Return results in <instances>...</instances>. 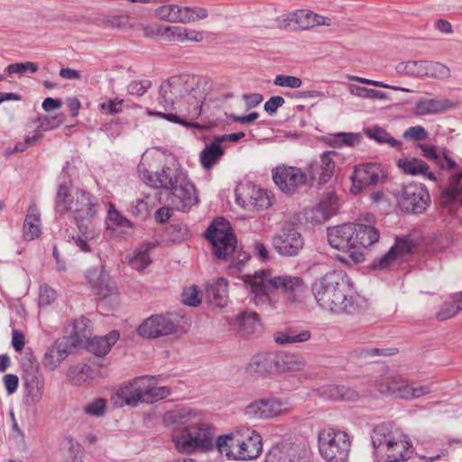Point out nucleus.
<instances>
[{
    "label": "nucleus",
    "mask_w": 462,
    "mask_h": 462,
    "mask_svg": "<svg viewBox=\"0 0 462 462\" xmlns=\"http://www.w3.org/2000/svg\"><path fill=\"white\" fill-rule=\"evenodd\" d=\"M207 96L208 82L205 79L189 75L174 76L161 84L158 102L165 110H169L173 108L175 103L183 99L187 107L183 110L180 109L182 116L153 110H147V114L187 127L200 128L199 124L189 123L183 117L188 116L191 120L197 119L201 115L202 106Z\"/></svg>",
    "instance_id": "nucleus-1"
},
{
    "label": "nucleus",
    "mask_w": 462,
    "mask_h": 462,
    "mask_svg": "<svg viewBox=\"0 0 462 462\" xmlns=\"http://www.w3.org/2000/svg\"><path fill=\"white\" fill-rule=\"evenodd\" d=\"M163 421L172 429V440L180 452L213 448L214 430L208 424L201 422L197 411L189 408L175 409L165 413Z\"/></svg>",
    "instance_id": "nucleus-2"
},
{
    "label": "nucleus",
    "mask_w": 462,
    "mask_h": 462,
    "mask_svg": "<svg viewBox=\"0 0 462 462\" xmlns=\"http://www.w3.org/2000/svg\"><path fill=\"white\" fill-rule=\"evenodd\" d=\"M138 171L147 185L169 191L168 200L172 208L186 212L198 203L194 185L188 180L186 172L177 165L164 166L155 173L139 166Z\"/></svg>",
    "instance_id": "nucleus-3"
},
{
    "label": "nucleus",
    "mask_w": 462,
    "mask_h": 462,
    "mask_svg": "<svg viewBox=\"0 0 462 462\" xmlns=\"http://www.w3.org/2000/svg\"><path fill=\"white\" fill-rule=\"evenodd\" d=\"M243 281L249 286L254 295V302L266 310L273 308L271 294L278 290L282 291L292 301H301L308 291V288L300 277L273 276L269 270L257 271L254 274H245Z\"/></svg>",
    "instance_id": "nucleus-4"
},
{
    "label": "nucleus",
    "mask_w": 462,
    "mask_h": 462,
    "mask_svg": "<svg viewBox=\"0 0 462 462\" xmlns=\"http://www.w3.org/2000/svg\"><path fill=\"white\" fill-rule=\"evenodd\" d=\"M55 210L60 215L71 212L79 230H81L97 216L99 203L93 195L84 190H78L73 195L71 180L66 176V167H63L56 194Z\"/></svg>",
    "instance_id": "nucleus-5"
},
{
    "label": "nucleus",
    "mask_w": 462,
    "mask_h": 462,
    "mask_svg": "<svg viewBox=\"0 0 462 462\" xmlns=\"http://www.w3.org/2000/svg\"><path fill=\"white\" fill-rule=\"evenodd\" d=\"M317 303L325 310L342 312L353 304L350 279L343 271H333L315 281L311 286Z\"/></svg>",
    "instance_id": "nucleus-6"
},
{
    "label": "nucleus",
    "mask_w": 462,
    "mask_h": 462,
    "mask_svg": "<svg viewBox=\"0 0 462 462\" xmlns=\"http://www.w3.org/2000/svg\"><path fill=\"white\" fill-rule=\"evenodd\" d=\"M376 453L384 456L386 462H400L409 459L413 448L408 437L390 422L377 425L371 436Z\"/></svg>",
    "instance_id": "nucleus-7"
},
{
    "label": "nucleus",
    "mask_w": 462,
    "mask_h": 462,
    "mask_svg": "<svg viewBox=\"0 0 462 462\" xmlns=\"http://www.w3.org/2000/svg\"><path fill=\"white\" fill-rule=\"evenodd\" d=\"M216 447L228 459L251 460L263 451L262 436L254 430L245 428L227 435L219 436Z\"/></svg>",
    "instance_id": "nucleus-8"
},
{
    "label": "nucleus",
    "mask_w": 462,
    "mask_h": 462,
    "mask_svg": "<svg viewBox=\"0 0 462 462\" xmlns=\"http://www.w3.org/2000/svg\"><path fill=\"white\" fill-rule=\"evenodd\" d=\"M206 238L210 242L216 257L227 261L233 255L236 238L230 224L224 218H216L205 232Z\"/></svg>",
    "instance_id": "nucleus-9"
},
{
    "label": "nucleus",
    "mask_w": 462,
    "mask_h": 462,
    "mask_svg": "<svg viewBox=\"0 0 462 462\" xmlns=\"http://www.w3.org/2000/svg\"><path fill=\"white\" fill-rule=\"evenodd\" d=\"M319 449L327 462H345L350 450L348 435L332 428L325 429L319 434Z\"/></svg>",
    "instance_id": "nucleus-10"
},
{
    "label": "nucleus",
    "mask_w": 462,
    "mask_h": 462,
    "mask_svg": "<svg viewBox=\"0 0 462 462\" xmlns=\"http://www.w3.org/2000/svg\"><path fill=\"white\" fill-rule=\"evenodd\" d=\"M377 388L383 394H392L398 398H419L431 392L428 385H417L402 375H386L377 382Z\"/></svg>",
    "instance_id": "nucleus-11"
},
{
    "label": "nucleus",
    "mask_w": 462,
    "mask_h": 462,
    "mask_svg": "<svg viewBox=\"0 0 462 462\" xmlns=\"http://www.w3.org/2000/svg\"><path fill=\"white\" fill-rule=\"evenodd\" d=\"M181 317L167 313L152 315L146 319L138 328V334L143 337L156 338L176 333L180 328Z\"/></svg>",
    "instance_id": "nucleus-12"
},
{
    "label": "nucleus",
    "mask_w": 462,
    "mask_h": 462,
    "mask_svg": "<svg viewBox=\"0 0 462 462\" xmlns=\"http://www.w3.org/2000/svg\"><path fill=\"white\" fill-rule=\"evenodd\" d=\"M387 178V172L383 167L376 162L358 164L355 167L352 180L351 191L357 194L368 186H375L383 183Z\"/></svg>",
    "instance_id": "nucleus-13"
},
{
    "label": "nucleus",
    "mask_w": 462,
    "mask_h": 462,
    "mask_svg": "<svg viewBox=\"0 0 462 462\" xmlns=\"http://www.w3.org/2000/svg\"><path fill=\"white\" fill-rule=\"evenodd\" d=\"M365 220L366 223L355 224V234H353L355 250L351 251V259L355 263L364 261V250L376 243L380 236L379 230L372 226L374 216L366 214Z\"/></svg>",
    "instance_id": "nucleus-14"
},
{
    "label": "nucleus",
    "mask_w": 462,
    "mask_h": 462,
    "mask_svg": "<svg viewBox=\"0 0 462 462\" xmlns=\"http://www.w3.org/2000/svg\"><path fill=\"white\" fill-rule=\"evenodd\" d=\"M236 201L248 210H262L271 206V198L267 190L256 188L252 183H240L236 188Z\"/></svg>",
    "instance_id": "nucleus-15"
},
{
    "label": "nucleus",
    "mask_w": 462,
    "mask_h": 462,
    "mask_svg": "<svg viewBox=\"0 0 462 462\" xmlns=\"http://www.w3.org/2000/svg\"><path fill=\"white\" fill-rule=\"evenodd\" d=\"M310 451L304 443L282 441L273 446L265 462H310Z\"/></svg>",
    "instance_id": "nucleus-16"
},
{
    "label": "nucleus",
    "mask_w": 462,
    "mask_h": 462,
    "mask_svg": "<svg viewBox=\"0 0 462 462\" xmlns=\"http://www.w3.org/2000/svg\"><path fill=\"white\" fill-rule=\"evenodd\" d=\"M273 249L282 256H296L304 246V239L299 230L286 226L278 230L272 239Z\"/></svg>",
    "instance_id": "nucleus-17"
},
{
    "label": "nucleus",
    "mask_w": 462,
    "mask_h": 462,
    "mask_svg": "<svg viewBox=\"0 0 462 462\" xmlns=\"http://www.w3.org/2000/svg\"><path fill=\"white\" fill-rule=\"evenodd\" d=\"M273 180L282 191L293 194L307 184L309 177L300 168L278 166L273 171Z\"/></svg>",
    "instance_id": "nucleus-18"
},
{
    "label": "nucleus",
    "mask_w": 462,
    "mask_h": 462,
    "mask_svg": "<svg viewBox=\"0 0 462 462\" xmlns=\"http://www.w3.org/2000/svg\"><path fill=\"white\" fill-rule=\"evenodd\" d=\"M430 201L429 192L421 183H409L402 188L399 205L404 211L423 212Z\"/></svg>",
    "instance_id": "nucleus-19"
},
{
    "label": "nucleus",
    "mask_w": 462,
    "mask_h": 462,
    "mask_svg": "<svg viewBox=\"0 0 462 462\" xmlns=\"http://www.w3.org/2000/svg\"><path fill=\"white\" fill-rule=\"evenodd\" d=\"M287 410V403L277 398L260 399L248 404L245 413L253 419H271Z\"/></svg>",
    "instance_id": "nucleus-20"
},
{
    "label": "nucleus",
    "mask_w": 462,
    "mask_h": 462,
    "mask_svg": "<svg viewBox=\"0 0 462 462\" xmlns=\"http://www.w3.org/2000/svg\"><path fill=\"white\" fill-rule=\"evenodd\" d=\"M149 380H151L150 377L143 375L134 378L133 382L122 385L116 391V396L120 401L119 405L136 406L140 402H144L145 382Z\"/></svg>",
    "instance_id": "nucleus-21"
},
{
    "label": "nucleus",
    "mask_w": 462,
    "mask_h": 462,
    "mask_svg": "<svg viewBox=\"0 0 462 462\" xmlns=\"http://www.w3.org/2000/svg\"><path fill=\"white\" fill-rule=\"evenodd\" d=\"M149 380H151L150 377L143 375L134 378L133 382L122 385L116 391V396L120 401L119 405L136 406L140 402H144L145 382Z\"/></svg>",
    "instance_id": "nucleus-22"
},
{
    "label": "nucleus",
    "mask_w": 462,
    "mask_h": 462,
    "mask_svg": "<svg viewBox=\"0 0 462 462\" xmlns=\"http://www.w3.org/2000/svg\"><path fill=\"white\" fill-rule=\"evenodd\" d=\"M353 234H355V223L328 227V241L332 247L348 253L351 257V251L355 250Z\"/></svg>",
    "instance_id": "nucleus-23"
},
{
    "label": "nucleus",
    "mask_w": 462,
    "mask_h": 462,
    "mask_svg": "<svg viewBox=\"0 0 462 462\" xmlns=\"http://www.w3.org/2000/svg\"><path fill=\"white\" fill-rule=\"evenodd\" d=\"M286 21L288 26L309 29L317 25H330V18L317 14L310 10H298L289 14Z\"/></svg>",
    "instance_id": "nucleus-24"
},
{
    "label": "nucleus",
    "mask_w": 462,
    "mask_h": 462,
    "mask_svg": "<svg viewBox=\"0 0 462 462\" xmlns=\"http://www.w3.org/2000/svg\"><path fill=\"white\" fill-rule=\"evenodd\" d=\"M333 156H337L336 152H325L320 156L319 162L310 165V175L319 184L327 183L334 174L335 162Z\"/></svg>",
    "instance_id": "nucleus-25"
},
{
    "label": "nucleus",
    "mask_w": 462,
    "mask_h": 462,
    "mask_svg": "<svg viewBox=\"0 0 462 462\" xmlns=\"http://www.w3.org/2000/svg\"><path fill=\"white\" fill-rule=\"evenodd\" d=\"M23 379L25 390L24 403L27 406H33L42 398L44 381L37 375L36 369L27 372Z\"/></svg>",
    "instance_id": "nucleus-26"
},
{
    "label": "nucleus",
    "mask_w": 462,
    "mask_h": 462,
    "mask_svg": "<svg viewBox=\"0 0 462 462\" xmlns=\"http://www.w3.org/2000/svg\"><path fill=\"white\" fill-rule=\"evenodd\" d=\"M456 106V102L447 98H420L415 105L414 113L417 116L435 115L450 110Z\"/></svg>",
    "instance_id": "nucleus-27"
},
{
    "label": "nucleus",
    "mask_w": 462,
    "mask_h": 462,
    "mask_svg": "<svg viewBox=\"0 0 462 462\" xmlns=\"http://www.w3.org/2000/svg\"><path fill=\"white\" fill-rule=\"evenodd\" d=\"M251 375L263 376L275 372V354L270 352L254 355L246 366Z\"/></svg>",
    "instance_id": "nucleus-28"
},
{
    "label": "nucleus",
    "mask_w": 462,
    "mask_h": 462,
    "mask_svg": "<svg viewBox=\"0 0 462 462\" xmlns=\"http://www.w3.org/2000/svg\"><path fill=\"white\" fill-rule=\"evenodd\" d=\"M275 354V373L300 372L306 366L303 356L287 352Z\"/></svg>",
    "instance_id": "nucleus-29"
},
{
    "label": "nucleus",
    "mask_w": 462,
    "mask_h": 462,
    "mask_svg": "<svg viewBox=\"0 0 462 462\" xmlns=\"http://www.w3.org/2000/svg\"><path fill=\"white\" fill-rule=\"evenodd\" d=\"M42 234L41 215L35 203H31L23 222V235L25 240L32 241Z\"/></svg>",
    "instance_id": "nucleus-30"
},
{
    "label": "nucleus",
    "mask_w": 462,
    "mask_h": 462,
    "mask_svg": "<svg viewBox=\"0 0 462 462\" xmlns=\"http://www.w3.org/2000/svg\"><path fill=\"white\" fill-rule=\"evenodd\" d=\"M206 294L208 300L219 308L227 304V280L217 278L209 282L206 287Z\"/></svg>",
    "instance_id": "nucleus-31"
},
{
    "label": "nucleus",
    "mask_w": 462,
    "mask_h": 462,
    "mask_svg": "<svg viewBox=\"0 0 462 462\" xmlns=\"http://www.w3.org/2000/svg\"><path fill=\"white\" fill-rule=\"evenodd\" d=\"M187 14V6L178 5H165L155 10V14L160 20L173 23H189L190 19Z\"/></svg>",
    "instance_id": "nucleus-32"
},
{
    "label": "nucleus",
    "mask_w": 462,
    "mask_h": 462,
    "mask_svg": "<svg viewBox=\"0 0 462 462\" xmlns=\"http://www.w3.org/2000/svg\"><path fill=\"white\" fill-rule=\"evenodd\" d=\"M397 166L407 174L412 176L423 175L430 180H436L434 173L429 171L428 164L421 159L403 157L398 160Z\"/></svg>",
    "instance_id": "nucleus-33"
},
{
    "label": "nucleus",
    "mask_w": 462,
    "mask_h": 462,
    "mask_svg": "<svg viewBox=\"0 0 462 462\" xmlns=\"http://www.w3.org/2000/svg\"><path fill=\"white\" fill-rule=\"evenodd\" d=\"M410 252L411 245L403 239H398L389 251L383 256L375 259L372 265L374 269H386L398 256L404 255Z\"/></svg>",
    "instance_id": "nucleus-34"
},
{
    "label": "nucleus",
    "mask_w": 462,
    "mask_h": 462,
    "mask_svg": "<svg viewBox=\"0 0 462 462\" xmlns=\"http://www.w3.org/2000/svg\"><path fill=\"white\" fill-rule=\"evenodd\" d=\"M337 199L335 195L328 193L311 210V220L321 223L328 219L337 209Z\"/></svg>",
    "instance_id": "nucleus-35"
},
{
    "label": "nucleus",
    "mask_w": 462,
    "mask_h": 462,
    "mask_svg": "<svg viewBox=\"0 0 462 462\" xmlns=\"http://www.w3.org/2000/svg\"><path fill=\"white\" fill-rule=\"evenodd\" d=\"M318 393L321 397L332 401H356L358 397L356 392L350 390L343 385L339 386L336 384L321 386L318 389Z\"/></svg>",
    "instance_id": "nucleus-36"
},
{
    "label": "nucleus",
    "mask_w": 462,
    "mask_h": 462,
    "mask_svg": "<svg viewBox=\"0 0 462 462\" xmlns=\"http://www.w3.org/2000/svg\"><path fill=\"white\" fill-rule=\"evenodd\" d=\"M119 334L114 330L108 333L105 337H95L88 342V348L89 352L95 354L97 356H106L118 340Z\"/></svg>",
    "instance_id": "nucleus-37"
},
{
    "label": "nucleus",
    "mask_w": 462,
    "mask_h": 462,
    "mask_svg": "<svg viewBox=\"0 0 462 462\" xmlns=\"http://www.w3.org/2000/svg\"><path fill=\"white\" fill-rule=\"evenodd\" d=\"M235 328L244 331L245 334L254 333L261 327L256 312L245 310L235 319L229 321Z\"/></svg>",
    "instance_id": "nucleus-38"
},
{
    "label": "nucleus",
    "mask_w": 462,
    "mask_h": 462,
    "mask_svg": "<svg viewBox=\"0 0 462 462\" xmlns=\"http://www.w3.org/2000/svg\"><path fill=\"white\" fill-rule=\"evenodd\" d=\"M442 203H456L462 206V172L449 179L448 187L442 192Z\"/></svg>",
    "instance_id": "nucleus-39"
},
{
    "label": "nucleus",
    "mask_w": 462,
    "mask_h": 462,
    "mask_svg": "<svg viewBox=\"0 0 462 462\" xmlns=\"http://www.w3.org/2000/svg\"><path fill=\"white\" fill-rule=\"evenodd\" d=\"M311 332L309 329L297 330L290 328L286 331H279L274 334V340L280 345L303 343L310 340Z\"/></svg>",
    "instance_id": "nucleus-40"
},
{
    "label": "nucleus",
    "mask_w": 462,
    "mask_h": 462,
    "mask_svg": "<svg viewBox=\"0 0 462 462\" xmlns=\"http://www.w3.org/2000/svg\"><path fill=\"white\" fill-rule=\"evenodd\" d=\"M224 150L220 146V143L215 137L213 142L207 144L200 152V162L205 169L212 168L217 162L223 156Z\"/></svg>",
    "instance_id": "nucleus-41"
},
{
    "label": "nucleus",
    "mask_w": 462,
    "mask_h": 462,
    "mask_svg": "<svg viewBox=\"0 0 462 462\" xmlns=\"http://www.w3.org/2000/svg\"><path fill=\"white\" fill-rule=\"evenodd\" d=\"M85 335H79L78 332L72 333L70 336L63 337L56 340L53 346L60 354L61 358H66L69 354L73 353L75 349L81 344Z\"/></svg>",
    "instance_id": "nucleus-42"
},
{
    "label": "nucleus",
    "mask_w": 462,
    "mask_h": 462,
    "mask_svg": "<svg viewBox=\"0 0 462 462\" xmlns=\"http://www.w3.org/2000/svg\"><path fill=\"white\" fill-rule=\"evenodd\" d=\"M146 377H150L148 382H145V393H144V402L145 403H152L159 400L164 399L171 394V389L167 386H156L158 381L152 375H145Z\"/></svg>",
    "instance_id": "nucleus-43"
},
{
    "label": "nucleus",
    "mask_w": 462,
    "mask_h": 462,
    "mask_svg": "<svg viewBox=\"0 0 462 462\" xmlns=\"http://www.w3.org/2000/svg\"><path fill=\"white\" fill-rule=\"evenodd\" d=\"M368 138L375 141L379 144H386L392 148L400 149L402 143L393 138L385 129L381 126L374 125L365 130Z\"/></svg>",
    "instance_id": "nucleus-44"
},
{
    "label": "nucleus",
    "mask_w": 462,
    "mask_h": 462,
    "mask_svg": "<svg viewBox=\"0 0 462 462\" xmlns=\"http://www.w3.org/2000/svg\"><path fill=\"white\" fill-rule=\"evenodd\" d=\"M460 310H462V291L453 294L450 300L445 301L436 316L439 320L444 321L454 317Z\"/></svg>",
    "instance_id": "nucleus-45"
},
{
    "label": "nucleus",
    "mask_w": 462,
    "mask_h": 462,
    "mask_svg": "<svg viewBox=\"0 0 462 462\" xmlns=\"http://www.w3.org/2000/svg\"><path fill=\"white\" fill-rule=\"evenodd\" d=\"M150 245H141L130 257L129 264L132 268L142 272L151 263Z\"/></svg>",
    "instance_id": "nucleus-46"
},
{
    "label": "nucleus",
    "mask_w": 462,
    "mask_h": 462,
    "mask_svg": "<svg viewBox=\"0 0 462 462\" xmlns=\"http://www.w3.org/2000/svg\"><path fill=\"white\" fill-rule=\"evenodd\" d=\"M65 459L67 462H82L84 452L78 440L71 437L66 438L62 444Z\"/></svg>",
    "instance_id": "nucleus-47"
},
{
    "label": "nucleus",
    "mask_w": 462,
    "mask_h": 462,
    "mask_svg": "<svg viewBox=\"0 0 462 462\" xmlns=\"http://www.w3.org/2000/svg\"><path fill=\"white\" fill-rule=\"evenodd\" d=\"M428 60H409L398 64V72H403L409 76L424 77L427 74Z\"/></svg>",
    "instance_id": "nucleus-48"
},
{
    "label": "nucleus",
    "mask_w": 462,
    "mask_h": 462,
    "mask_svg": "<svg viewBox=\"0 0 462 462\" xmlns=\"http://www.w3.org/2000/svg\"><path fill=\"white\" fill-rule=\"evenodd\" d=\"M361 141V134L357 133H337L328 137V143L331 146L342 147L350 146L353 147L358 144Z\"/></svg>",
    "instance_id": "nucleus-49"
},
{
    "label": "nucleus",
    "mask_w": 462,
    "mask_h": 462,
    "mask_svg": "<svg viewBox=\"0 0 462 462\" xmlns=\"http://www.w3.org/2000/svg\"><path fill=\"white\" fill-rule=\"evenodd\" d=\"M92 372L91 367L88 365H77L69 367L68 378L73 384L80 385L88 378H92Z\"/></svg>",
    "instance_id": "nucleus-50"
},
{
    "label": "nucleus",
    "mask_w": 462,
    "mask_h": 462,
    "mask_svg": "<svg viewBox=\"0 0 462 462\" xmlns=\"http://www.w3.org/2000/svg\"><path fill=\"white\" fill-rule=\"evenodd\" d=\"M95 231L88 229V226H85L79 230V234L72 237V240L80 251L88 253L91 251L92 245L95 243Z\"/></svg>",
    "instance_id": "nucleus-51"
},
{
    "label": "nucleus",
    "mask_w": 462,
    "mask_h": 462,
    "mask_svg": "<svg viewBox=\"0 0 462 462\" xmlns=\"http://www.w3.org/2000/svg\"><path fill=\"white\" fill-rule=\"evenodd\" d=\"M349 92L358 97L371 100H386L388 98V95L385 92L357 85H350Z\"/></svg>",
    "instance_id": "nucleus-52"
},
{
    "label": "nucleus",
    "mask_w": 462,
    "mask_h": 462,
    "mask_svg": "<svg viewBox=\"0 0 462 462\" xmlns=\"http://www.w3.org/2000/svg\"><path fill=\"white\" fill-rule=\"evenodd\" d=\"M92 291L100 298H106L116 291V286L110 275L107 274L98 283H95Z\"/></svg>",
    "instance_id": "nucleus-53"
},
{
    "label": "nucleus",
    "mask_w": 462,
    "mask_h": 462,
    "mask_svg": "<svg viewBox=\"0 0 462 462\" xmlns=\"http://www.w3.org/2000/svg\"><path fill=\"white\" fill-rule=\"evenodd\" d=\"M58 350L52 346L48 348L42 358V365L45 369L49 371H54L60 366L64 358L60 356Z\"/></svg>",
    "instance_id": "nucleus-54"
},
{
    "label": "nucleus",
    "mask_w": 462,
    "mask_h": 462,
    "mask_svg": "<svg viewBox=\"0 0 462 462\" xmlns=\"http://www.w3.org/2000/svg\"><path fill=\"white\" fill-rule=\"evenodd\" d=\"M108 206L109 209L107 214V220L112 225L122 229L130 228L132 226L130 220L124 217L119 211H117L112 203H109Z\"/></svg>",
    "instance_id": "nucleus-55"
},
{
    "label": "nucleus",
    "mask_w": 462,
    "mask_h": 462,
    "mask_svg": "<svg viewBox=\"0 0 462 462\" xmlns=\"http://www.w3.org/2000/svg\"><path fill=\"white\" fill-rule=\"evenodd\" d=\"M426 76L444 79L450 77V70L442 63L428 60Z\"/></svg>",
    "instance_id": "nucleus-56"
},
{
    "label": "nucleus",
    "mask_w": 462,
    "mask_h": 462,
    "mask_svg": "<svg viewBox=\"0 0 462 462\" xmlns=\"http://www.w3.org/2000/svg\"><path fill=\"white\" fill-rule=\"evenodd\" d=\"M39 68L35 63L26 61L9 64L6 68V71L9 74H18L22 76L27 72L34 73Z\"/></svg>",
    "instance_id": "nucleus-57"
},
{
    "label": "nucleus",
    "mask_w": 462,
    "mask_h": 462,
    "mask_svg": "<svg viewBox=\"0 0 462 462\" xmlns=\"http://www.w3.org/2000/svg\"><path fill=\"white\" fill-rule=\"evenodd\" d=\"M124 100L119 97H115L107 101H104L98 105L101 111L106 112L107 115L115 116L122 113Z\"/></svg>",
    "instance_id": "nucleus-58"
},
{
    "label": "nucleus",
    "mask_w": 462,
    "mask_h": 462,
    "mask_svg": "<svg viewBox=\"0 0 462 462\" xmlns=\"http://www.w3.org/2000/svg\"><path fill=\"white\" fill-rule=\"evenodd\" d=\"M273 83L279 87L298 88L301 86L302 81L295 76L279 74L274 78Z\"/></svg>",
    "instance_id": "nucleus-59"
},
{
    "label": "nucleus",
    "mask_w": 462,
    "mask_h": 462,
    "mask_svg": "<svg viewBox=\"0 0 462 462\" xmlns=\"http://www.w3.org/2000/svg\"><path fill=\"white\" fill-rule=\"evenodd\" d=\"M106 402L104 399L97 398L84 406V411L89 416L99 417L105 413Z\"/></svg>",
    "instance_id": "nucleus-60"
},
{
    "label": "nucleus",
    "mask_w": 462,
    "mask_h": 462,
    "mask_svg": "<svg viewBox=\"0 0 462 462\" xmlns=\"http://www.w3.org/2000/svg\"><path fill=\"white\" fill-rule=\"evenodd\" d=\"M37 121L40 123L38 125L39 131H49L57 128L63 122L61 116L39 117Z\"/></svg>",
    "instance_id": "nucleus-61"
},
{
    "label": "nucleus",
    "mask_w": 462,
    "mask_h": 462,
    "mask_svg": "<svg viewBox=\"0 0 462 462\" xmlns=\"http://www.w3.org/2000/svg\"><path fill=\"white\" fill-rule=\"evenodd\" d=\"M182 302L192 307L198 306L201 302L198 288L191 286L185 289L182 292Z\"/></svg>",
    "instance_id": "nucleus-62"
},
{
    "label": "nucleus",
    "mask_w": 462,
    "mask_h": 462,
    "mask_svg": "<svg viewBox=\"0 0 462 462\" xmlns=\"http://www.w3.org/2000/svg\"><path fill=\"white\" fill-rule=\"evenodd\" d=\"M151 87L149 79L134 80L127 86V91L130 95L143 96Z\"/></svg>",
    "instance_id": "nucleus-63"
},
{
    "label": "nucleus",
    "mask_w": 462,
    "mask_h": 462,
    "mask_svg": "<svg viewBox=\"0 0 462 462\" xmlns=\"http://www.w3.org/2000/svg\"><path fill=\"white\" fill-rule=\"evenodd\" d=\"M163 39L167 41H178L184 42V33H186V28L179 26H164Z\"/></svg>",
    "instance_id": "nucleus-64"
}]
</instances>
